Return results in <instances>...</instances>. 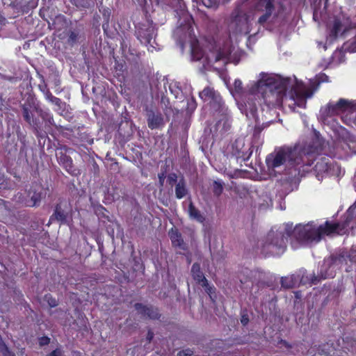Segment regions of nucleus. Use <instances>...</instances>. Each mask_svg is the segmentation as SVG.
<instances>
[{
  "instance_id": "39",
  "label": "nucleus",
  "mask_w": 356,
  "mask_h": 356,
  "mask_svg": "<svg viewBox=\"0 0 356 356\" xmlns=\"http://www.w3.org/2000/svg\"><path fill=\"white\" fill-rule=\"evenodd\" d=\"M316 80L319 83L328 82L329 76L325 73H320L318 75H317Z\"/></svg>"
},
{
  "instance_id": "27",
  "label": "nucleus",
  "mask_w": 356,
  "mask_h": 356,
  "mask_svg": "<svg viewBox=\"0 0 356 356\" xmlns=\"http://www.w3.org/2000/svg\"><path fill=\"white\" fill-rule=\"evenodd\" d=\"M79 9L89 8L94 5V0H70Z\"/></svg>"
},
{
  "instance_id": "13",
  "label": "nucleus",
  "mask_w": 356,
  "mask_h": 356,
  "mask_svg": "<svg viewBox=\"0 0 356 356\" xmlns=\"http://www.w3.org/2000/svg\"><path fill=\"white\" fill-rule=\"evenodd\" d=\"M252 152V145L246 147L243 140L237 139L232 144L230 154L237 161L240 160L241 162H245L248 161Z\"/></svg>"
},
{
  "instance_id": "55",
  "label": "nucleus",
  "mask_w": 356,
  "mask_h": 356,
  "mask_svg": "<svg viewBox=\"0 0 356 356\" xmlns=\"http://www.w3.org/2000/svg\"><path fill=\"white\" fill-rule=\"evenodd\" d=\"M40 89L44 94V92H46V90L47 89V86H44V87L43 86H40Z\"/></svg>"
},
{
  "instance_id": "28",
  "label": "nucleus",
  "mask_w": 356,
  "mask_h": 356,
  "mask_svg": "<svg viewBox=\"0 0 356 356\" xmlns=\"http://www.w3.org/2000/svg\"><path fill=\"white\" fill-rule=\"evenodd\" d=\"M224 183L220 180H215L212 184V191L213 195L218 197L223 192Z\"/></svg>"
},
{
  "instance_id": "48",
  "label": "nucleus",
  "mask_w": 356,
  "mask_h": 356,
  "mask_svg": "<svg viewBox=\"0 0 356 356\" xmlns=\"http://www.w3.org/2000/svg\"><path fill=\"white\" fill-rule=\"evenodd\" d=\"M248 322H249L248 315L246 314H243L241 316V323H242V325H248Z\"/></svg>"
},
{
  "instance_id": "19",
  "label": "nucleus",
  "mask_w": 356,
  "mask_h": 356,
  "mask_svg": "<svg viewBox=\"0 0 356 356\" xmlns=\"http://www.w3.org/2000/svg\"><path fill=\"white\" fill-rule=\"evenodd\" d=\"M316 161L314 167V170L316 172V176L319 179V177H323L325 173H327L332 167L331 159L327 156H321L317 158L314 161Z\"/></svg>"
},
{
  "instance_id": "21",
  "label": "nucleus",
  "mask_w": 356,
  "mask_h": 356,
  "mask_svg": "<svg viewBox=\"0 0 356 356\" xmlns=\"http://www.w3.org/2000/svg\"><path fill=\"white\" fill-rule=\"evenodd\" d=\"M191 275L194 281L198 285L202 286L206 289H212L211 287L209 286L207 279L205 277L204 273L201 270L200 264L195 262L191 267Z\"/></svg>"
},
{
  "instance_id": "17",
  "label": "nucleus",
  "mask_w": 356,
  "mask_h": 356,
  "mask_svg": "<svg viewBox=\"0 0 356 356\" xmlns=\"http://www.w3.org/2000/svg\"><path fill=\"white\" fill-rule=\"evenodd\" d=\"M69 211L67 209V203L60 202L55 207L53 214L50 216L49 221L56 220L60 225L67 223Z\"/></svg>"
},
{
  "instance_id": "1",
  "label": "nucleus",
  "mask_w": 356,
  "mask_h": 356,
  "mask_svg": "<svg viewBox=\"0 0 356 356\" xmlns=\"http://www.w3.org/2000/svg\"><path fill=\"white\" fill-rule=\"evenodd\" d=\"M261 78L250 89V95L244 105V112L249 120L258 119L257 101L256 96L261 95L263 103L269 108H280L283 99L286 95L289 79H282L265 73H261Z\"/></svg>"
},
{
  "instance_id": "42",
  "label": "nucleus",
  "mask_w": 356,
  "mask_h": 356,
  "mask_svg": "<svg viewBox=\"0 0 356 356\" xmlns=\"http://www.w3.org/2000/svg\"><path fill=\"white\" fill-rule=\"evenodd\" d=\"M24 1L26 3V7L28 10L33 9V8H35L38 5V0H30V1L24 0Z\"/></svg>"
},
{
  "instance_id": "18",
  "label": "nucleus",
  "mask_w": 356,
  "mask_h": 356,
  "mask_svg": "<svg viewBox=\"0 0 356 356\" xmlns=\"http://www.w3.org/2000/svg\"><path fill=\"white\" fill-rule=\"evenodd\" d=\"M258 6L261 10L265 11V13L260 16L258 19V23L260 25H264L275 10L274 0H259Z\"/></svg>"
},
{
  "instance_id": "34",
  "label": "nucleus",
  "mask_w": 356,
  "mask_h": 356,
  "mask_svg": "<svg viewBox=\"0 0 356 356\" xmlns=\"http://www.w3.org/2000/svg\"><path fill=\"white\" fill-rule=\"evenodd\" d=\"M169 89L170 90V92L174 95L175 98L178 97V95L181 92V90L180 88L177 86L176 83H170L169 86Z\"/></svg>"
},
{
  "instance_id": "29",
  "label": "nucleus",
  "mask_w": 356,
  "mask_h": 356,
  "mask_svg": "<svg viewBox=\"0 0 356 356\" xmlns=\"http://www.w3.org/2000/svg\"><path fill=\"white\" fill-rule=\"evenodd\" d=\"M254 120L256 122V124L254 126V131H253V135H252V140L253 141H252V143H258L259 142L261 134L264 128L261 126H260L259 122V118L257 119V121H256L255 120Z\"/></svg>"
},
{
  "instance_id": "25",
  "label": "nucleus",
  "mask_w": 356,
  "mask_h": 356,
  "mask_svg": "<svg viewBox=\"0 0 356 356\" xmlns=\"http://www.w3.org/2000/svg\"><path fill=\"white\" fill-rule=\"evenodd\" d=\"M188 212L191 218L194 219L199 222H203L205 220V218L201 214L200 211L195 207L191 201L188 205Z\"/></svg>"
},
{
  "instance_id": "36",
  "label": "nucleus",
  "mask_w": 356,
  "mask_h": 356,
  "mask_svg": "<svg viewBox=\"0 0 356 356\" xmlns=\"http://www.w3.org/2000/svg\"><path fill=\"white\" fill-rule=\"evenodd\" d=\"M44 299L47 300L51 307H55L58 305L57 300L53 298L50 294L45 295Z\"/></svg>"
},
{
  "instance_id": "8",
  "label": "nucleus",
  "mask_w": 356,
  "mask_h": 356,
  "mask_svg": "<svg viewBox=\"0 0 356 356\" xmlns=\"http://www.w3.org/2000/svg\"><path fill=\"white\" fill-rule=\"evenodd\" d=\"M241 284L255 283L259 287L270 286L273 282V275L260 270L242 269L238 275Z\"/></svg>"
},
{
  "instance_id": "46",
  "label": "nucleus",
  "mask_w": 356,
  "mask_h": 356,
  "mask_svg": "<svg viewBox=\"0 0 356 356\" xmlns=\"http://www.w3.org/2000/svg\"><path fill=\"white\" fill-rule=\"evenodd\" d=\"M158 178H159V186H163L164 184V180L165 178V172L159 173Z\"/></svg>"
},
{
  "instance_id": "4",
  "label": "nucleus",
  "mask_w": 356,
  "mask_h": 356,
  "mask_svg": "<svg viewBox=\"0 0 356 356\" xmlns=\"http://www.w3.org/2000/svg\"><path fill=\"white\" fill-rule=\"evenodd\" d=\"M291 236V227L285 226L284 230L271 229L261 245V254L265 257H279L286 250L288 238Z\"/></svg>"
},
{
  "instance_id": "3",
  "label": "nucleus",
  "mask_w": 356,
  "mask_h": 356,
  "mask_svg": "<svg viewBox=\"0 0 356 356\" xmlns=\"http://www.w3.org/2000/svg\"><path fill=\"white\" fill-rule=\"evenodd\" d=\"M299 158L298 146H284L269 154L266 158V163L268 169L274 170L287 162L288 165L294 168L295 170L298 171V175H300L301 172H307L308 170L305 168L302 163L298 162Z\"/></svg>"
},
{
  "instance_id": "43",
  "label": "nucleus",
  "mask_w": 356,
  "mask_h": 356,
  "mask_svg": "<svg viewBox=\"0 0 356 356\" xmlns=\"http://www.w3.org/2000/svg\"><path fill=\"white\" fill-rule=\"evenodd\" d=\"M8 350H10L8 347L6 345V343L3 342L1 337H0V352L3 355V354L6 353H8Z\"/></svg>"
},
{
  "instance_id": "30",
  "label": "nucleus",
  "mask_w": 356,
  "mask_h": 356,
  "mask_svg": "<svg viewBox=\"0 0 356 356\" xmlns=\"http://www.w3.org/2000/svg\"><path fill=\"white\" fill-rule=\"evenodd\" d=\"M79 36V34L77 31H70L68 33L67 43L71 46H74L77 42Z\"/></svg>"
},
{
  "instance_id": "47",
  "label": "nucleus",
  "mask_w": 356,
  "mask_h": 356,
  "mask_svg": "<svg viewBox=\"0 0 356 356\" xmlns=\"http://www.w3.org/2000/svg\"><path fill=\"white\" fill-rule=\"evenodd\" d=\"M50 102H51L52 104L58 106H60V104H62V101L60 98L58 97H56L55 96H54L53 97H51V99H50Z\"/></svg>"
},
{
  "instance_id": "32",
  "label": "nucleus",
  "mask_w": 356,
  "mask_h": 356,
  "mask_svg": "<svg viewBox=\"0 0 356 356\" xmlns=\"http://www.w3.org/2000/svg\"><path fill=\"white\" fill-rule=\"evenodd\" d=\"M191 54L193 58L197 60H200L203 56L202 51L195 46L192 47Z\"/></svg>"
},
{
  "instance_id": "41",
  "label": "nucleus",
  "mask_w": 356,
  "mask_h": 356,
  "mask_svg": "<svg viewBox=\"0 0 356 356\" xmlns=\"http://www.w3.org/2000/svg\"><path fill=\"white\" fill-rule=\"evenodd\" d=\"M39 345L40 346H47L50 343V338L47 336H43L38 339Z\"/></svg>"
},
{
  "instance_id": "57",
  "label": "nucleus",
  "mask_w": 356,
  "mask_h": 356,
  "mask_svg": "<svg viewBox=\"0 0 356 356\" xmlns=\"http://www.w3.org/2000/svg\"><path fill=\"white\" fill-rule=\"evenodd\" d=\"M2 202H3V200L0 199V205L1 204Z\"/></svg>"
},
{
  "instance_id": "2",
  "label": "nucleus",
  "mask_w": 356,
  "mask_h": 356,
  "mask_svg": "<svg viewBox=\"0 0 356 356\" xmlns=\"http://www.w3.org/2000/svg\"><path fill=\"white\" fill-rule=\"evenodd\" d=\"M21 107L24 120L32 127L37 136H40L42 122L38 118H33V112L37 113L45 122L55 126L56 130L60 134H64L65 131L73 132V129L70 127L56 125L53 115L50 113L49 110H43L34 96L29 95L25 102L21 105Z\"/></svg>"
},
{
  "instance_id": "14",
  "label": "nucleus",
  "mask_w": 356,
  "mask_h": 356,
  "mask_svg": "<svg viewBox=\"0 0 356 356\" xmlns=\"http://www.w3.org/2000/svg\"><path fill=\"white\" fill-rule=\"evenodd\" d=\"M155 26L152 23L147 22L139 24L136 31V35L141 43L148 44H150L155 35Z\"/></svg>"
},
{
  "instance_id": "52",
  "label": "nucleus",
  "mask_w": 356,
  "mask_h": 356,
  "mask_svg": "<svg viewBox=\"0 0 356 356\" xmlns=\"http://www.w3.org/2000/svg\"><path fill=\"white\" fill-rule=\"evenodd\" d=\"M154 334L153 332L149 331L147 335V339L150 342L152 339H153Z\"/></svg>"
},
{
  "instance_id": "15",
  "label": "nucleus",
  "mask_w": 356,
  "mask_h": 356,
  "mask_svg": "<svg viewBox=\"0 0 356 356\" xmlns=\"http://www.w3.org/2000/svg\"><path fill=\"white\" fill-rule=\"evenodd\" d=\"M56 157L58 164L71 176L78 177L81 175L80 170L74 165L70 155L60 152L56 153Z\"/></svg>"
},
{
  "instance_id": "24",
  "label": "nucleus",
  "mask_w": 356,
  "mask_h": 356,
  "mask_svg": "<svg viewBox=\"0 0 356 356\" xmlns=\"http://www.w3.org/2000/svg\"><path fill=\"white\" fill-rule=\"evenodd\" d=\"M175 197L180 200L188 194V189L186 186L185 180L181 179L175 185Z\"/></svg>"
},
{
  "instance_id": "35",
  "label": "nucleus",
  "mask_w": 356,
  "mask_h": 356,
  "mask_svg": "<svg viewBox=\"0 0 356 356\" xmlns=\"http://www.w3.org/2000/svg\"><path fill=\"white\" fill-rule=\"evenodd\" d=\"M197 107V103L195 99L192 97L187 102L186 111L187 112H193Z\"/></svg>"
},
{
  "instance_id": "31",
  "label": "nucleus",
  "mask_w": 356,
  "mask_h": 356,
  "mask_svg": "<svg viewBox=\"0 0 356 356\" xmlns=\"http://www.w3.org/2000/svg\"><path fill=\"white\" fill-rule=\"evenodd\" d=\"M75 150L66 145L58 144L56 147V153L62 152L64 154H72Z\"/></svg>"
},
{
  "instance_id": "49",
  "label": "nucleus",
  "mask_w": 356,
  "mask_h": 356,
  "mask_svg": "<svg viewBox=\"0 0 356 356\" xmlns=\"http://www.w3.org/2000/svg\"><path fill=\"white\" fill-rule=\"evenodd\" d=\"M206 292L208 293L209 298L213 302H215V300L217 298L216 291H206Z\"/></svg>"
},
{
  "instance_id": "12",
  "label": "nucleus",
  "mask_w": 356,
  "mask_h": 356,
  "mask_svg": "<svg viewBox=\"0 0 356 356\" xmlns=\"http://www.w3.org/2000/svg\"><path fill=\"white\" fill-rule=\"evenodd\" d=\"M335 145L337 148L341 147L344 154H348L349 150L350 153L356 154V136L346 129H341Z\"/></svg>"
},
{
  "instance_id": "44",
  "label": "nucleus",
  "mask_w": 356,
  "mask_h": 356,
  "mask_svg": "<svg viewBox=\"0 0 356 356\" xmlns=\"http://www.w3.org/2000/svg\"><path fill=\"white\" fill-rule=\"evenodd\" d=\"M234 86L235 90L237 92L241 91L242 90V88H243L242 81L241 80H239V79L235 80V81L234 83Z\"/></svg>"
},
{
  "instance_id": "6",
  "label": "nucleus",
  "mask_w": 356,
  "mask_h": 356,
  "mask_svg": "<svg viewBox=\"0 0 356 356\" xmlns=\"http://www.w3.org/2000/svg\"><path fill=\"white\" fill-rule=\"evenodd\" d=\"M325 140L318 134H315L309 143L301 147L298 146L299 162L302 163L305 168L310 167L323 150Z\"/></svg>"
},
{
  "instance_id": "56",
  "label": "nucleus",
  "mask_w": 356,
  "mask_h": 356,
  "mask_svg": "<svg viewBox=\"0 0 356 356\" xmlns=\"http://www.w3.org/2000/svg\"><path fill=\"white\" fill-rule=\"evenodd\" d=\"M81 140H83V141L88 142L89 143H92V141H93V139H92V138H91L90 140H88V139H86V138H81Z\"/></svg>"
},
{
  "instance_id": "10",
  "label": "nucleus",
  "mask_w": 356,
  "mask_h": 356,
  "mask_svg": "<svg viewBox=\"0 0 356 356\" xmlns=\"http://www.w3.org/2000/svg\"><path fill=\"white\" fill-rule=\"evenodd\" d=\"M199 97L212 111L220 112L223 110L224 102L222 97L213 88L205 87L200 92Z\"/></svg>"
},
{
  "instance_id": "50",
  "label": "nucleus",
  "mask_w": 356,
  "mask_h": 356,
  "mask_svg": "<svg viewBox=\"0 0 356 356\" xmlns=\"http://www.w3.org/2000/svg\"><path fill=\"white\" fill-rule=\"evenodd\" d=\"M44 95H45L46 99L49 102H50V99H51V97H54V95L51 94V92L49 91V89L46 90V92H44Z\"/></svg>"
},
{
  "instance_id": "51",
  "label": "nucleus",
  "mask_w": 356,
  "mask_h": 356,
  "mask_svg": "<svg viewBox=\"0 0 356 356\" xmlns=\"http://www.w3.org/2000/svg\"><path fill=\"white\" fill-rule=\"evenodd\" d=\"M168 296V294L167 293V292L165 291H160L159 295H158V297L160 298V299H165Z\"/></svg>"
},
{
  "instance_id": "40",
  "label": "nucleus",
  "mask_w": 356,
  "mask_h": 356,
  "mask_svg": "<svg viewBox=\"0 0 356 356\" xmlns=\"http://www.w3.org/2000/svg\"><path fill=\"white\" fill-rule=\"evenodd\" d=\"M177 181V175L175 173H170L168 176V182L170 185L172 186Z\"/></svg>"
},
{
  "instance_id": "22",
  "label": "nucleus",
  "mask_w": 356,
  "mask_h": 356,
  "mask_svg": "<svg viewBox=\"0 0 356 356\" xmlns=\"http://www.w3.org/2000/svg\"><path fill=\"white\" fill-rule=\"evenodd\" d=\"M134 307L141 315L147 316L150 319H159L161 316L158 308L152 305L147 306L142 303H136Z\"/></svg>"
},
{
  "instance_id": "53",
  "label": "nucleus",
  "mask_w": 356,
  "mask_h": 356,
  "mask_svg": "<svg viewBox=\"0 0 356 356\" xmlns=\"http://www.w3.org/2000/svg\"><path fill=\"white\" fill-rule=\"evenodd\" d=\"M295 297L296 299H300L301 298V295H300V291H296L295 292Z\"/></svg>"
},
{
  "instance_id": "45",
  "label": "nucleus",
  "mask_w": 356,
  "mask_h": 356,
  "mask_svg": "<svg viewBox=\"0 0 356 356\" xmlns=\"http://www.w3.org/2000/svg\"><path fill=\"white\" fill-rule=\"evenodd\" d=\"M63 351L60 348H56L51 351L47 356H62Z\"/></svg>"
},
{
  "instance_id": "38",
  "label": "nucleus",
  "mask_w": 356,
  "mask_h": 356,
  "mask_svg": "<svg viewBox=\"0 0 356 356\" xmlns=\"http://www.w3.org/2000/svg\"><path fill=\"white\" fill-rule=\"evenodd\" d=\"M177 356H194V353L191 349L186 348L179 351Z\"/></svg>"
},
{
  "instance_id": "54",
  "label": "nucleus",
  "mask_w": 356,
  "mask_h": 356,
  "mask_svg": "<svg viewBox=\"0 0 356 356\" xmlns=\"http://www.w3.org/2000/svg\"><path fill=\"white\" fill-rule=\"evenodd\" d=\"M3 356H15V353L11 352L10 350H8V353L3 354Z\"/></svg>"
},
{
  "instance_id": "7",
  "label": "nucleus",
  "mask_w": 356,
  "mask_h": 356,
  "mask_svg": "<svg viewBox=\"0 0 356 356\" xmlns=\"http://www.w3.org/2000/svg\"><path fill=\"white\" fill-rule=\"evenodd\" d=\"M355 209L350 207L344 215V220L341 222H330L325 221L324 224L319 225L317 227L318 241H320L324 235L329 236L332 234L343 235L346 234L351 227L350 222L354 219L353 212Z\"/></svg>"
},
{
  "instance_id": "9",
  "label": "nucleus",
  "mask_w": 356,
  "mask_h": 356,
  "mask_svg": "<svg viewBox=\"0 0 356 356\" xmlns=\"http://www.w3.org/2000/svg\"><path fill=\"white\" fill-rule=\"evenodd\" d=\"M356 111V101H349L345 99H339L335 103H328L325 107L321 108V115L323 120H326L329 117L335 116L344 112Z\"/></svg>"
},
{
  "instance_id": "37",
  "label": "nucleus",
  "mask_w": 356,
  "mask_h": 356,
  "mask_svg": "<svg viewBox=\"0 0 356 356\" xmlns=\"http://www.w3.org/2000/svg\"><path fill=\"white\" fill-rule=\"evenodd\" d=\"M202 2L207 8H216L217 6L216 0H202Z\"/></svg>"
},
{
  "instance_id": "11",
  "label": "nucleus",
  "mask_w": 356,
  "mask_h": 356,
  "mask_svg": "<svg viewBox=\"0 0 356 356\" xmlns=\"http://www.w3.org/2000/svg\"><path fill=\"white\" fill-rule=\"evenodd\" d=\"M292 227V225H286ZM300 242L312 243L319 242L317 228L312 225H297L293 229L291 228V235Z\"/></svg>"
},
{
  "instance_id": "33",
  "label": "nucleus",
  "mask_w": 356,
  "mask_h": 356,
  "mask_svg": "<svg viewBox=\"0 0 356 356\" xmlns=\"http://www.w3.org/2000/svg\"><path fill=\"white\" fill-rule=\"evenodd\" d=\"M297 100L296 101L295 104L298 106V107H300V108H305L306 107V104H307V101H306V99H305V95H297Z\"/></svg>"
},
{
  "instance_id": "16",
  "label": "nucleus",
  "mask_w": 356,
  "mask_h": 356,
  "mask_svg": "<svg viewBox=\"0 0 356 356\" xmlns=\"http://www.w3.org/2000/svg\"><path fill=\"white\" fill-rule=\"evenodd\" d=\"M145 112L147 125L149 129H156L164 125V119L160 112L148 106H146Z\"/></svg>"
},
{
  "instance_id": "5",
  "label": "nucleus",
  "mask_w": 356,
  "mask_h": 356,
  "mask_svg": "<svg viewBox=\"0 0 356 356\" xmlns=\"http://www.w3.org/2000/svg\"><path fill=\"white\" fill-rule=\"evenodd\" d=\"M326 278V276L322 275L310 274L302 268L293 274L282 277L280 283L284 289H293L300 286L310 287L312 285L318 284L322 280Z\"/></svg>"
},
{
  "instance_id": "58",
  "label": "nucleus",
  "mask_w": 356,
  "mask_h": 356,
  "mask_svg": "<svg viewBox=\"0 0 356 356\" xmlns=\"http://www.w3.org/2000/svg\"><path fill=\"white\" fill-rule=\"evenodd\" d=\"M102 209L105 210V211H106V209L104 207H102Z\"/></svg>"
},
{
  "instance_id": "26",
  "label": "nucleus",
  "mask_w": 356,
  "mask_h": 356,
  "mask_svg": "<svg viewBox=\"0 0 356 356\" xmlns=\"http://www.w3.org/2000/svg\"><path fill=\"white\" fill-rule=\"evenodd\" d=\"M342 26L343 24L341 19L338 17H334L332 26L330 29V37L334 39L337 38L339 35V33L341 31Z\"/></svg>"
},
{
  "instance_id": "20",
  "label": "nucleus",
  "mask_w": 356,
  "mask_h": 356,
  "mask_svg": "<svg viewBox=\"0 0 356 356\" xmlns=\"http://www.w3.org/2000/svg\"><path fill=\"white\" fill-rule=\"evenodd\" d=\"M168 236L171 241L172 245L175 248L182 250H188V246L184 242L181 234L176 227H172L168 232Z\"/></svg>"
},
{
  "instance_id": "23",
  "label": "nucleus",
  "mask_w": 356,
  "mask_h": 356,
  "mask_svg": "<svg viewBox=\"0 0 356 356\" xmlns=\"http://www.w3.org/2000/svg\"><path fill=\"white\" fill-rule=\"evenodd\" d=\"M28 196L31 197L30 201L26 204L29 207H36L39 205L42 197V193L41 191L37 190L35 187L31 186L28 191Z\"/></svg>"
}]
</instances>
